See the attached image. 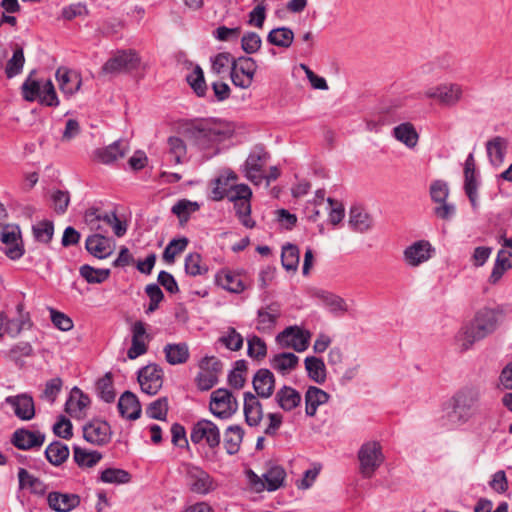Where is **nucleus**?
Returning <instances> with one entry per match:
<instances>
[{
  "mask_svg": "<svg viewBox=\"0 0 512 512\" xmlns=\"http://www.w3.org/2000/svg\"><path fill=\"white\" fill-rule=\"evenodd\" d=\"M146 338L147 335L144 323L140 321L136 322L132 327V344L127 352L129 359H136L147 352Z\"/></svg>",
  "mask_w": 512,
  "mask_h": 512,
  "instance_id": "nucleus-30",
  "label": "nucleus"
},
{
  "mask_svg": "<svg viewBox=\"0 0 512 512\" xmlns=\"http://www.w3.org/2000/svg\"><path fill=\"white\" fill-rule=\"evenodd\" d=\"M449 195V188L446 182L441 180L434 181L430 186V196L435 203L446 202Z\"/></svg>",
  "mask_w": 512,
  "mask_h": 512,
  "instance_id": "nucleus-64",
  "label": "nucleus"
},
{
  "mask_svg": "<svg viewBox=\"0 0 512 512\" xmlns=\"http://www.w3.org/2000/svg\"><path fill=\"white\" fill-rule=\"evenodd\" d=\"M257 70L256 61L251 57L241 56L232 61L230 77L232 83L242 89L252 85Z\"/></svg>",
  "mask_w": 512,
  "mask_h": 512,
  "instance_id": "nucleus-12",
  "label": "nucleus"
},
{
  "mask_svg": "<svg viewBox=\"0 0 512 512\" xmlns=\"http://www.w3.org/2000/svg\"><path fill=\"white\" fill-rule=\"evenodd\" d=\"M262 44L261 37L255 32H248L241 39V47L247 54L256 53Z\"/></svg>",
  "mask_w": 512,
  "mask_h": 512,
  "instance_id": "nucleus-63",
  "label": "nucleus"
},
{
  "mask_svg": "<svg viewBox=\"0 0 512 512\" xmlns=\"http://www.w3.org/2000/svg\"><path fill=\"white\" fill-rule=\"evenodd\" d=\"M244 416L249 426H257L263 418V410L257 396L251 392L244 393Z\"/></svg>",
  "mask_w": 512,
  "mask_h": 512,
  "instance_id": "nucleus-33",
  "label": "nucleus"
},
{
  "mask_svg": "<svg viewBox=\"0 0 512 512\" xmlns=\"http://www.w3.org/2000/svg\"><path fill=\"white\" fill-rule=\"evenodd\" d=\"M498 325L497 313L490 308L480 309L470 324L461 328L455 341L461 351L469 350L476 342L493 333Z\"/></svg>",
  "mask_w": 512,
  "mask_h": 512,
  "instance_id": "nucleus-3",
  "label": "nucleus"
},
{
  "mask_svg": "<svg viewBox=\"0 0 512 512\" xmlns=\"http://www.w3.org/2000/svg\"><path fill=\"white\" fill-rule=\"evenodd\" d=\"M330 395L316 386H309L304 394L305 414L307 417H314L320 406L326 404Z\"/></svg>",
  "mask_w": 512,
  "mask_h": 512,
  "instance_id": "nucleus-26",
  "label": "nucleus"
},
{
  "mask_svg": "<svg viewBox=\"0 0 512 512\" xmlns=\"http://www.w3.org/2000/svg\"><path fill=\"white\" fill-rule=\"evenodd\" d=\"M299 361V358L291 352H283L275 355L271 360V367L280 372L281 374H287L295 369Z\"/></svg>",
  "mask_w": 512,
  "mask_h": 512,
  "instance_id": "nucleus-42",
  "label": "nucleus"
},
{
  "mask_svg": "<svg viewBox=\"0 0 512 512\" xmlns=\"http://www.w3.org/2000/svg\"><path fill=\"white\" fill-rule=\"evenodd\" d=\"M187 82L197 96H205L207 85L205 82L203 70L200 68V66H196L193 71L187 75Z\"/></svg>",
  "mask_w": 512,
  "mask_h": 512,
  "instance_id": "nucleus-53",
  "label": "nucleus"
},
{
  "mask_svg": "<svg viewBox=\"0 0 512 512\" xmlns=\"http://www.w3.org/2000/svg\"><path fill=\"white\" fill-rule=\"evenodd\" d=\"M168 413V399L166 397H160L150 403L146 409V414L149 418L164 420Z\"/></svg>",
  "mask_w": 512,
  "mask_h": 512,
  "instance_id": "nucleus-57",
  "label": "nucleus"
},
{
  "mask_svg": "<svg viewBox=\"0 0 512 512\" xmlns=\"http://www.w3.org/2000/svg\"><path fill=\"white\" fill-rule=\"evenodd\" d=\"M141 62L138 53L133 49L116 51L102 66L105 74L116 75L136 70Z\"/></svg>",
  "mask_w": 512,
  "mask_h": 512,
  "instance_id": "nucleus-8",
  "label": "nucleus"
},
{
  "mask_svg": "<svg viewBox=\"0 0 512 512\" xmlns=\"http://www.w3.org/2000/svg\"><path fill=\"white\" fill-rule=\"evenodd\" d=\"M393 136L396 140L403 143L407 148L416 147L419 135L410 122L401 123L393 128L392 131Z\"/></svg>",
  "mask_w": 512,
  "mask_h": 512,
  "instance_id": "nucleus-36",
  "label": "nucleus"
},
{
  "mask_svg": "<svg viewBox=\"0 0 512 512\" xmlns=\"http://www.w3.org/2000/svg\"><path fill=\"white\" fill-rule=\"evenodd\" d=\"M90 405L89 397L78 387L72 388L65 404L66 412L73 418L81 419Z\"/></svg>",
  "mask_w": 512,
  "mask_h": 512,
  "instance_id": "nucleus-25",
  "label": "nucleus"
},
{
  "mask_svg": "<svg viewBox=\"0 0 512 512\" xmlns=\"http://www.w3.org/2000/svg\"><path fill=\"white\" fill-rule=\"evenodd\" d=\"M282 316V306L277 301L265 303L257 309L255 329L261 334H271Z\"/></svg>",
  "mask_w": 512,
  "mask_h": 512,
  "instance_id": "nucleus-11",
  "label": "nucleus"
},
{
  "mask_svg": "<svg viewBox=\"0 0 512 512\" xmlns=\"http://www.w3.org/2000/svg\"><path fill=\"white\" fill-rule=\"evenodd\" d=\"M209 409L220 419H229L238 410V402L231 391L219 388L211 393Z\"/></svg>",
  "mask_w": 512,
  "mask_h": 512,
  "instance_id": "nucleus-10",
  "label": "nucleus"
},
{
  "mask_svg": "<svg viewBox=\"0 0 512 512\" xmlns=\"http://www.w3.org/2000/svg\"><path fill=\"white\" fill-rule=\"evenodd\" d=\"M247 353L251 358L263 359L267 354L266 343L256 335L249 337L247 340Z\"/></svg>",
  "mask_w": 512,
  "mask_h": 512,
  "instance_id": "nucleus-59",
  "label": "nucleus"
},
{
  "mask_svg": "<svg viewBox=\"0 0 512 512\" xmlns=\"http://www.w3.org/2000/svg\"><path fill=\"white\" fill-rule=\"evenodd\" d=\"M185 271L190 276H198L207 273L208 267L203 264L200 254L190 253L185 258Z\"/></svg>",
  "mask_w": 512,
  "mask_h": 512,
  "instance_id": "nucleus-55",
  "label": "nucleus"
},
{
  "mask_svg": "<svg viewBox=\"0 0 512 512\" xmlns=\"http://www.w3.org/2000/svg\"><path fill=\"white\" fill-rule=\"evenodd\" d=\"M50 318L53 325L61 331H70L74 324L72 319L63 312L57 311L54 308H49Z\"/></svg>",
  "mask_w": 512,
  "mask_h": 512,
  "instance_id": "nucleus-62",
  "label": "nucleus"
},
{
  "mask_svg": "<svg viewBox=\"0 0 512 512\" xmlns=\"http://www.w3.org/2000/svg\"><path fill=\"white\" fill-rule=\"evenodd\" d=\"M282 266L286 271L295 272L299 265V249L293 244H287L282 248Z\"/></svg>",
  "mask_w": 512,
  "mask_h": 512,
  "instance_id": "nucleus-48",
  "label": "nucleus"
},
{
  "mask_svg": "<svg viewBox=\"0 0 512 512\" xmlns=\"http://www.w3.org/2000/svg\"><path fill=\"white\" fill-rule=\"evenodd\" d=\"M440 423L456 429L474 420L481 412V393L475 387L457 390L444 404Z\"/></svg>",
  "mask_w": 512,
  "mask_h": 512,
  "instance_id": "nucleus-1",
  "label": "nucleus"
},
{
  "mask_svg": "<svg viewBox=\"0 0 512 512\" xmlns=\"http://www.w3.org/2000/svg\"><path fill=\"white\" fill-rule=\"evenodd\" d=\"M190 439L195 445L207 446L213 450L220 445L221 434L214 422L200 419L192 425Z\"/></svg>",
  "mask_w": 512,
  "mask_h": 512,
  "instance_id": "nucleus-7",
  "label": "nucleus"
},
{
  "mask_svg": "<svg viewBox=\"0 0 512 512\" xmlns=\"http://www.w3.org/2000/svg\"><path fill=\"white\" fill-rule=\"evenodd\" d=\"M464 190L474 210L478 208V181L476 177L475 160L472 153H470L464 166Z\"/></svg>",
  "mask_w": 512,
  "mask_h": 512,
  "instance_id": "nucleus-23",
  "label": "nucleus"
},
{
  "mask_svg": "<svg viewBox=\"0 0 512 512\" xmlns=\"http://www.w3.org/2000/svg\"><path fill=\"white\" fill-rule=\"evenodd\" d=\"M45 442V435L40 431L25 428L17 429L11 438V443L20 450L39 449Z\"/></svg>",
  "mask_w": 512,
  "mask_h": 512,
  "instance_id": "nucleus-24",
  "label": "nucleus"
},
{
  "mask_svg": "<svg viewBox=\"0 0 512 512\" xmlns=\"http://www.w3.org/2000/svg\"><path fill=\"white\" fill-rule=\"evenodd\" d=\"M80 275L88 282V283H103L110 276L109 269H96L90 265H83L80 267Z\"/></svg>",
  "mask_w": 512,
  "mask_h": 512,
  "instance_id": "nucleus-54",
  "label": "nucleus"
},
{
  "mask_svg": "<svg viewBox=\"0 0 512 512\" xmlns=\"http://www.w3.org/2000/svg\"><path fill=\"white\" fill-rule=\"evenodd\" d=\"M304 364L311 380L317 384H323L326 381V367L322 359L309 356L305 358Z\"/></svg>",
  "mask_w": 512,
  "mask_h": 512,
  "instance_id": "nucleus-41",
  "label": "nucleus"
},
{
  "mask_svg": "<svg viewBox=\"0 0 512 512\" xmlns=\"http://www.w3.org/2000/svg\"><path fill=\"white\" fill-rule=\"evenodd\" d=\"M25 63L24 51L21 46L15 44L13 46L12 57L7 61L5 66V75L8 79H12L19 75Z\"/></svg>",
  "mask_w": 512,
  "mask_h": 512,
  "instance_id": "nucleus-43",
  "label": "nucleus"
},
{
  "mask_svg": "<svg viewBox=\"0 0 512 512\" xmlns=\"http://www.w3.org/2000/svg\"><path fill=\"white\" fill-rule=\"evenodd\" d=\"M219 342L231 351H238L243 347L244 339L234 327H228L220 336Z\"/></svg>",
  "mask_w": 512,
  "mask_h": 512,
  "instance_id": "nucleus-50",
  "label": "nucleus"
},
{
  "mask_svg": "<svg viewBox=\"0 0 512 512\" xmlns=\"http://www.w3.org/2000/svg\"><path fill=\"white\" fill-rule=\"evenodd\" d=\"M311 333L297 325L289 326L276 336L277 344L282 348H291L297 352L305 351L309 346Z\"/></svg>",
  "mask_w": 512,
  "mask_h": 512,
  "instance_id": "nucleus-13",
  "label": "nucleus"
},
{
  "mask_svg": "<svg viewBox=\"0 0 512 512\" xmlns=\"http://www.w3.org/2000/svg\"><path fill=\"white\" fill-rule=\"evenodd\" d=\"M269 159L268 153L263 148H256L250 153L245 162V176L252 183L259 185L265 178L263 167Z\"/></svg>",
  "mask_w": 512,
  "mask_h": 512,
  "instance_id": "nucleus-18",
  "label": "nucleus"
},
{
  "mask_svg": "<svg viewBox=\"0 0 512 512\" xmlns=\"http://www.w3.org/2000/svg\"><path fill=\"white\" fill-rule=\"evenodd\" d=\"M118 410L123 418L136 420L141 415V405L135 394L125 391L119 398Z\"/></svg>",
  "mask_w": 512,
  "mask_h": 512,
  "instance_id": "nucleus-31",
  "label": "nucleus"
},
{
  "mask_svg": "<svg viewBox=\"0 0 512 512\" xmlns=\"http://www.w3.org/2000/svg\"><path fill=\"white\" fill-rule=\"evenodd\" d=\"M486 150L491 164L499 166L504 161L507 142L504 138L497 136L486 143Z\"/></svg>",
  "mask_w": 512,
  "mask_h": 512,
  "instance_id": "nucleus-39",
  "label": "nucleus"
},
{
  "mask_svg": "<svg viewBox=\"0 0 512 512\" xmlns=\"http://www.w3.org/2000/svg\"><path fill=\"white\" fill-rule=\"evenodd\" d=\"M36 71L32 70L21 86V93L26 101H38L41 105L57 107L59 99L53 82L50 79L34 78Z\"/></svg>",
  "mask_w": 512,
  "mask_h": 512,
  "instance_id": "nucleus-4",
  "label": "nucleus"
},
{
  "mask_svg": "<svg viewBox=\"0 0 512 512\" xmlns=\"http://www.w3.org/2000/svg\"><path fill=\"white\" fill-rule=\"evenodd\" d=\"M0 251L13 261L24 255L25 247L18 226H5L0 231Z\"/></svg>",
  "mask_w": 512,
  "mask_h": 512,
  "instance_id": "nucleus-9",
  "label": "nucleus"
},
{
  "mask_svg": "<svg viewBox=\"0 0 512 512\" xmlns=\"http://www.w3.org/2000/svg\"><path fill=\"white\" fill-rule=\"evenodd\" d=\"M435 248L427 240H418L407 246L403 251V260L409 267H418L430 260Z\"/></svg>",
  "mask_w": 512,
  "mask_h": 512,
  "instance_id": "nucleus-16",
  "label": "nucleus"
},
{
  "mask_svg": "<svg viewBox=\"0 0 512 512\" xmlns=\"http://www.w3.org/2000/svg\"><path fill=\"white\" fill-rule=\"evenodd\" d=\"M45 456L52 465L59 466L69 457V449L62 442L55 441L47 446Z\"/></svg>",
  "mask_w": 512,
  "mask_h": 512,
  "instance_id": "nucleus-47",
  "label": "nucleus"
},
{
  "mask_svg": "<svg viewBox=\"0 0 512 512\" xmlns=\"http://www.w3.org/2000/svg\"><path fill=\"white\" fill-rule=\"evenodd\" d=\"M129 151V144L125 140H117L112 144L98 148L93 152V159L99 163L110 165L123 158Z\"/></svg>",
  "mask_w": 512,
  "mask_h": 512,
  "instance_id": "nucleus-22",
  "label": "nucleus"
},
{
  "mask_svg": "<svg viewBox=\"0 0 512 512\" xmlns=\"http://www.w3.org/2000/svg\"><path fill=\"white\" fill-rule=\"evenodd\" d=\"M359 470L364 478H371L384 462L382 447L377 441L364 443L358 451Z\"/></svg>",
  "mask_w": 512,
  "mask_h": 512,
  "instance_id": "nucleus-6",
  "label": "nucleus"
},
{
  "mask_svg": "<svg viewBox=\"0 0 512 512\" xmlns=\"http://www.w3.org/2000/svg\"><path fill=\"white\" fill-rule=\"evenodd\" d=\"M84 439L93 445H105L111 439V428L106 421L93 420L83 427Z\"/></svg>",
  "mask_w": 512,
  "mask_h": 512,
  "instance_id": "nucleus-21",
  "label": "nucleus"
},
{
  "mask_svg": "<svg viewBox=\"0 0 512 512\" xmlns=\"http://www.w3.org/2000/svg\"><path fill=\"white\" fill-rule=\"evenodd\" d=\"M167 156L171 163L177 165L186 161L187 147L179 137L172 136L167 140Z\"/></svg>",
  "mask_w": 512,
  "mask_h": 512,
  "instance_id": "nucleus-38",
  "label": "nucleus"
},
{
  "mask_svg": "<svg viewBox=\"0 0 512 512\" xmlns=\"http://www.w3.org/2000/svg\"><path fill=\"white\" fill-rule=\"evenodd\" d=\"M275 401L282 410L290 412L300 406L302 396L293 387L284 385L276 392Z\"/></svg>",
  "mask_w": 512,
  "mask_h": 512,
  "instance_id": "nucleus-34",
  "label": "nucleus"
},
{
  "mask_svg": "<svg viewBox=\"0 0 512 512\" xmlns=\"http://www.w3.org/2000/svg\"><path fill=\"white\" fill-rule=\"evenodd\" d=\"M294 40V33L288 27L272 29L267 35V41L277 47L289 48Z\"/></svg>",
  "mask_w": 512,
  "mask_h": 512,
  "instance_id": "nucleus-44",
  "label": "nucleus"
},
{
  "mask_svg": "<svg viewBox=\"0 0 512 512\" xmlns=\"http://www.w3.org/2000/svg\"><path fill=\"white\" fill-rule=\"evenodd\" d=\"M253 387L257 396L267 399L270 398L275 389V378L268 369H259L253 377Z\"/></svg>",
  "mask_w": 512,
  "mask_h": 512,
  "instance_id": "nucleus-28",
  "label": "nucleus"
},
{
  "mask_svg": "<svg viewBox=\"0 0 512 512\" xmlns=\"http://www.w3.org/2000/svg\"><path fill=\"white\" fill-rule=\"evenodd\" d=\"M73 458L80 467L90 468L95 466L102 459V454L98 451H91L81 448L80 446H74Z\"/></svg>",
  "mask_w": 512,
  "mask_h": 512,
  "instance_id": "nucleus-46",
  "label": "nucleus"
},
{
  "mask_svg": "<svg viewBox=\"0 0 512 512\" xmlns=\"http://www.w3.org/2000/svg\"><path fill=\"white\" fill-rule=\"evenodd\" d=\"M349 224L358 232L368 231L372 225V218L367 212L359 207H352L350 210Z\"/></svg>",
  "mask_w": 512,
  "mask_h": 512,
  "instance_id": "nucleus-45",
  "label": "nucleus"
},
{
  "mask_svg": "<svg viewBox=\"0 0 512 512\" xmlns=\"http://www.w3.org/2000/svg\"><path fill=\"white\" fill-rule=\"evenodd\" d=\"M234 208L236 211V215L238 216L240 222L247 228H252L255 225V222L251 219V205L250 199H244L242 201L234 202Z\"/></svg>",
  "mask_w": 512,
  "mask_h": 512,
  "instance_id": "nucleus-60",
  "label": "nucleus"
},
{
  "mask_svg": "<svg viewBox=\"0 0 512 512\" xmlns=\"http://www.w3.org/2000/svg\"><path fill=\"white\" fill-rule=\"evenodd\" d=\"M49 507L57 512H69L80 503V498L76 494L50 492L47 497Z\"/></svg>",
  "mask_w": 512,
  "mask_h": 512,
  "instance_id": "nucleus-29",
  "label": "nucleus"
},
{
  "mask_svg": "<svg viewBox=\"0 0 512 512\" xmlns=\"http://www.w3.org/2000/svg\"><path fill=\"white\" fill-rule=\"evenodd\" d=\"M85 248L91 255L99 259H105L112 253L110 240L99 233L87 237Z\"/></svg>",
  "mask_w": 512,
  "mask_h": 512,
  "instance_id": "nucleus-32",
  "label": "nucleus"
},
{
  "mask_svg": "<svg viewBox=\"0 0 512 512\" xmlns=\"http://www.w3.org/2000/svg\"><path fill=\"white\" fill-rule=\"evenodd\" d=\"M189 142L211 157L218 153V145L232 134L230 125L216 118L195 119L184 127Z\"/></svg>",
  "mask_w": 512,
  "mask_h": 512,
  "instance_id": "nucleus-2",
  "label": "nucleus"
},
{
  "mask_svg": "<svg viewBox=\"0 0 512 512\" xmlns=\"http://www.w3.org/2000/svg\"><path fill=\"white\" fill-rule=\"evenodd\" d=\"M244 430L240 425H230L224 432V447L229 455L236 454L241 446Z\"/></svg>",
  "mask_w": 512,
  "mask_h": 512,
  "instance_id": "nucleus-37",
  "label": "nucleus"
},
{
  "mask_svg": "<svg viewBox=\"0 0 512 512\" xmlns=\"http://www.w3.org/2000/svg\"><path fill=\"white\" fill-rule=\"evenodd\" d=\"M425 97L437 100L444 106H455L463 96L462 85L458 83L446 82L435 87L428 88Z\"/></svg>",
  "mask_w": 512,
  "mask_h": 512,
  "instance_id": "nucleus-15",
  "label": "nucleus"
},
{
  "mask_svg": "<svg viewBox=\"0 0 512 512\" xmlns=\"http://www.w3.org/2000/svg\"><path fill=\"white\" fill-rule=\"evenodd\" d=\"M222 363L214 356H206L199 363V373L196 377L197 387L201 391L210 390L218 382Z\"/></svg>",
  "mask_w": 512,
  "mask_h": 512,
  "instance_id": "nucleus-14",
  "label": "nucleus"
},
{
  "mask_svg": "<svg viewBox=\"0 0 512 512\" xmlns=\"http://www.w3.org/2000/svg\"><path fill=\"white\" fill-rule=\"evenodd\" d=\"M100 479L104 483L121 484L130 480V474L123 469L107 468L101 472Z\"/></svg>",
  "mask_w": 512,
  "mask_h": 512,
  "instance_id": "nucleus-58",
  "label": "nucleus"
},
{
  "mask_svg": "<svg viewBox=\"0 0 512 512\" xmlns=\"http://www.w3.org/2000/svg\"><path fill=\"white\" fill-rule=\"evenodd\" d=\"M98 396L105 402L110 403L115 399V391L112 378L109 374L100 378L96 383Z\"/></svg>",
  "mask_w": 512,
  "mask_h": 512,
  "instance_id": "nucleus-56",
  "label": "nucleus"
},
{
  "mask_svg": "<svg viewBox=\"0 0 512 512\" xmlns=\"http://www.w3.org/2000/svg\"><path fill=\"white\" fill-rule=\"evenodd\" d=\"M56 80L59 89L66 95H73L81 86V77L78 73L65 67H60L56 71Z\"/></svg>",
  "mask_w": 512,
  "mask_h": 512,
  "instance_id": "nucleus-27",
  "label": "nucleus"
},
{
  "mask_svg": "<svg viewBox=\"0 0 512 512\" xmlns=\"http://www.w3.org/2000/svg\"><path fill=\"white\" fill-rule=\"evenodd\" d=\"M5 402L11 406L17 418L29 421L35 416V404L31 395L21 393L5 398Z\"/></svg>",
  "mask_w": 512,
  "mask_h": 512,
  "instance_id": "nucleus-20",
  "label": "nucleus"
},
{
  "mask_svg": "<svg viewBox=\"0 0 512 512\" xmlns=\"http://www.w3.org/2000/svg\"><path fill=\"white\" fill-rule=\"evenodd\" d=\"M320 298L326 308L332 313L343 314L348 310L345 300L336 294L330 292H322L320 294Z\"/></svg>",
  "mask_w": 512,
  "mask_h": 512,
  "instance_id": "nucleus-52",
  "label": "nucleus"
},
{
  "mask_svg": "<svg viewBox=\"0 0 512 512\" xmlns=\"http://www.w3.org/2000/svg\"><path fill=\"white\" fill-rule=\"evenodd\" d=\"M187 244L188 240L186 238L173 239L164 250V260L169 263L173 262L176 255L180 254L186 249Z\"/></svg>",
  "mask_w": 512,
  "mask_h": 512,
  "instance_id": "nucleus-61",
  "label": "nucleus"
},
{
  "mask_svg": "<svg viewBox=\"0 0 512 512\" xmlns=\"http://www.w3.org/2000/svg\"><path fill=\"white\" fill-rule=\"evenodd\" d=\"M263 476L266 489L268 491H275L282 486L286 472L280 466H273Z\"/></svg>",
  "mask_w": 512,
  "mask_h": 512,
  "instance_id": "nucleus-51",
  "label": "nucleus"
},
{
  "mask_svg": "<svg viewBox=\"0 0 512 512\" xmlns=\"http://www.w3.org/2000/svg\"><path fill=\"white\" fill-rule=\"evenodd\" d=\"M182 473L190 492L205 496L218 488V482L202 467L192 463L182 465Z\"/></svg>",
  "mask_w": 512,
  "mask_h": 512,
  "instance_id": "nucleus-5",
  "label": "nucleus"
},
{
  "mask_svg": "<svg viewBox=\"0 0 512 512\" xmlns=\"http://www.w3.org/2000/svg\"><path fill=\"white\" fill-rule=\"evenodd\" d=\"M237 180V175L231 170H225L223 173L215 180V187L212 190V198L213 200H222L225 198L227 194V190L235 185L234 183Z\"/></svg>",
  "mask_w": 512,
  "mask_h": 512,
  "instance_id": "nucleus-40",
  "label": "nucleus"
},
{
  "mask_svg": "<svg viewBox=\"0 0 512 512\" xmlns=\"http://www.w3.org/2000/svg\"><path fill=\"white\" fill-rule=\"evenodd\" d=\"M138 382L143 393L153 396L163 385V370L156 364H149L138 371Z\"/></svg>",
  "mask_w": 512,
  "mask_h": 512,
  "instance_id": "nucleus-17",
  "label": "nucleus"
},
{
  "mask_svg": "<svg viewBox=\"0 0 512 512\" xmlns=\"http://www.w3.org/2000/svg\"><path fill=\"white\" fill-rule=\"evenodd\" d=\"M32 233L36 241L48 244L54 234V225L49 220L39 221L32 226Z\"/></svg>",
  "mask_w": 512,
  "mask_h": 512,
  "instance_id": "nucleus-49",
  "label": "nucleus"
},
{
  "mask_svg": "<svg viewBox=\"0 0 512 512\" xmlns=\"http://www.w3.org/2000/svg\"><path fill=\"white\" fill-rule=\"evenodd\" d=\"M163 352L171 365L184 364L190 357L189 347L185 342L168 343L164 346Z\"/></svg>",
  "mask_w": 512,
  "mask_h": 512,
  "instance_id": "nucleus-35",
  "label": "nucleus"
},
{
  "mask_svg": "<svg viewBox=\"0 0 512 512\" xmlns=\"http://www.w3.org/2000/svg\"><path fill=\"white\" fill-rule=\"evenodd\" d=\"M216 284L222 289L235 294H240L247 288L246 277L228 268L219 270L215 275Z\"/></svg>",
  "mask_w": 512,
  "mask_h": 512,
  "instance_id": "nucleus-19",
  "label": "nucleus"
}]
</instances>
